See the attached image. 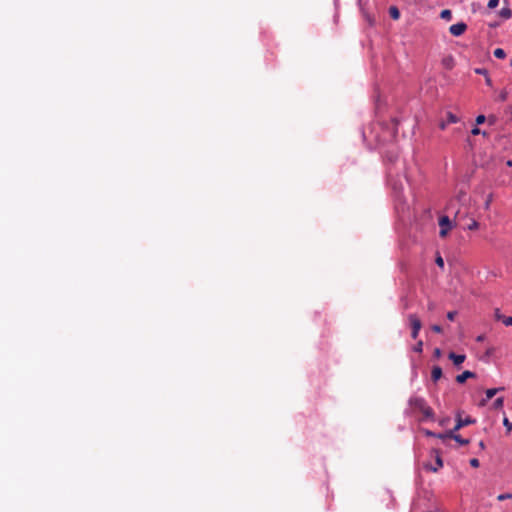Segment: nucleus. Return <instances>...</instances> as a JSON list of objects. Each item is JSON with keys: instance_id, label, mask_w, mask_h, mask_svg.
Segmentation results:
<instances>
[{"instance_id": "f3484780", "label": "nucleus", "mask_w": 512, "mask_h": 512, "mask_svg": "<svg viewBox=\"0 0 512 512\" xmlns=\"http://www.w3.org/2000/svg\"><path fill=\"white\" fill-rule=\"evenodd\" d=\"M494 56L498 59H504L506 57V53L502 48H496L494 50Z\"/></svg>"}, {"instance_id": "423d86ee", "label": "nucleus", "mask_w": 512, "mask_h": 512, "mask_svg": "<svg viewBox=\"0 0 512 512\" xmlns=\"http://www.w3.org/2000/svg\"><path fill=\"white\" fill-rule=\"evenodd\" d=\"M467 29V25L464 23V22H459V23H456V24H453L449 27V32L453 35V36H461Z\"/></svg>"}, {"instance_id": "9d476101", "label": "nucleus", "mask_w": 512, "mask_h": 512, "mask_svg": "<svg viewBox=\"0 0 512 512\" xmlns=\"http://www.w3.org/2000/svg\"><path fill=\"white\" fill-rule=\"evenodd\" d=\"M435 462H436V466L433 467V466H428L427 468L433 472H437L440 468L443 467V461H442V458L441 456L439 455L438 452H436V457H435Z\"/></svg>"}, {"instance_id": "a878e982", "label": "nucleus", "mask_w": 512, "mask_h": 512, "mask_svg": "<svg viewBox=\"0 0 512 512\" xmlns=\"http://www.w3.org/2000/svg\"><path fill=\"white\" fill-rule=\"evenodd\" d=\"M456 315H457L456 311H449L447 313V319L450 321H453L455 319Z\"/></svg>"}, {"instance_id": "c756f323", "label": "nucleus", "mask_w": 512, "mask_h": 512, "mask_svg": "<svg viewBox=\"0 0 512 512\" xmlns=\"http://www.w3.org/2000/svg\"><path fill=\"white\" fill-rule=\"evenodd\" d=\"M475 73L484 76L488 74L487 70L484 68H476Z\"/></svg>"}, {"instance_id": "39448f33", "label": "nucleus", "mask_w": 512, "mask_h": 512, "mask_svg": "<svg viewBox=\"0 0 512 512\" xmlns=\"http://www.w3.org/2000/svg\"><path fill=\"white\" fill-rule=\"evenodd\" d=\"M475 422H476V420L471 418V417H469V416L463 419L461 417L460 413H458L457 418H456V425L454 427V431H458L462 427H465V426L470 425V424H474Z\"/></svg>"}, {"instance_id": "58836bf2", "label": "nucleus", "mask_w": 512, "mask_h": 512, "mask_svg": "<svg viewBox=\"0 0 512 512\" xmlns=\"http://www.w3.org/2000/svg\"><path fill=\"white\" fill-rule=\"evenodd\" d=\"M428 309H429V310H433V309H434V303H433V302H430V303L428 304Z\"/></svg>"}, {"instance_id": "f03ea898", "label": "nucleus", "mask_w": 512, "mask_h": 512, "mask_svg": "<svg viewBox=\"0 0 512 512\" xmlns=\"http://www.w3.org/2000/svg\"><path fill=\"white\" fill-rule=\"evenodd\" d=\"M408 320L411 326V337L416 339L418 337L419 331L422 328V323L419 317L416 314H409Z\"/></svg>"}, {"instance_id": "6e6552de", "label": "nucleus", "mask_w": 512, "mask_h": 512, "mask_svg": "<svg viewBox=\"0 0 512 512\" xmlns=\"http://www.w3.org/2000/svg\"><path fill=\"white\" fill-rule=\"evenodd\" d=\"M476 374L471 371H464L462 374L456 376V381L460 384L464 383L468 378H475Z\"/></svg>"}, {"instance_id": "37998d69", "label": "nucleus", "mask_w": 512, "mask_h": 512, "mask_svg": "<svg viewBox=\"0 0 512 512\" xmlns=\"http://www.w3.org/2000/svg\"><path fill=\"white\" fill-rule=\"evenodd\" d=\"M509 166H512V161H508L507 163Z\"/></svg>"}, {"instance_id": "0eeeda50", "label": "nucleus", "mask_w": 512, "mask_h": 512, "mask_svg": "<svg viewBox=\"0 0 512 512\" xmlns=\"http://www.w3.org/2000/svg\"><path fill=\"white\" fill-rule=\"evenodd\" d=\"M448 358L453 361L454 365L459 366L465 361L466 356L450 352Z\"/></svg>"}, {"instance_id": "dca6fc26", "label": "nucleus", "mask_w": 512, "mask_h": 512, "mask_svg": "<svg viewBox=\"0 0 512 512\" xmlns=\"http://www.w3.org/2000/svg\"><path fill=\"white\" fill-rule=\"evenodd\" d=\"M440 17L444 20H451L452 18V12L449 9L442 10L440 13Z\"/></svg>"}, {"instance_id": "ddd939ff", "label": "nucleus", "mask_w": 512, "mask_h": 512, "mask_svg": "<svg viewBox=\"0 0 512 512\" xmlns=\"http://www.w3.org/2000/svg\"><path fill=\"white\" fill-rule=\"evenodd\" d=\"M504 406V397H498L492 404V408L495 410L502 409Z\"/></svg>"}, {"instance_id": "a211bd4d", "label": "nucleus", "mask_w": 512, "mask_h": 512, "mask_svg": "<svg viewBox=\"0 0 512 512\" xmlns=\"http://www.w3.org/2000/svg\"><path fill=\"white\" fill-rule=\"evenodd\" d=\"M458 121H459V118L456 115H454L451 112L447 113V122L448 123H457Z\"/></svg>"}, {"instance_id": "1a4fd4ad", "label": "nucleus", "mask_w": 512, "mask_h": 512, "mask_svg": "<svg viewBox=\"0 0 512 512\" xmlns=\"http://www.w3.org/2000/svg\"><path fill=\"white\" fill-rule=\"evenodd\" d=\"M442 369L440 366H434L431 371V379L433 382L438 381L442 377Z\"/></svg>"}, {"instance_id": "ea45409f", "label": "nucleus", "mask_w": 512, "mask_h": 512, "mask_svg": "<svg viewBox=\"0 0 512 512\" xmlns=\"http://www.w3.org/2000/svg\"><path fill=\"white\" fill-rule=\"evenodd\" d=\"M434 353H435V355H436V356H440L441 351H440V349H439V348H436V349H435V351H434Z\"/></svg>"}, {"instance_id": "473e14b6", "label": "nucleus", "mask_w": 512, "mask_h": 512, "mask_svg": "<svg viewBox=\"0 0 512 512\" xmlns=\"http://www.w3.org/2000/svg\"><path fill=\"white\" fill-rule=\"evenodd\" d=\"M447 124H449L447 121H442V122L439 123V128L441 130H444V129H446Z\"/></svg>"}, {"instance_id": "2f4dec72", "label": "nucleus", "mask_w": 512, "mask_h": 512, "mask_svg": "<svg viewBox=\"0 0 512 512\" xmlns=\"http://www.w3.org/2000/svg\"><path fill=\"white\" fill-rule=\"evenodd\" d=\"M424 433H425L426 436H429V437H437V438H439V435H440V434H436V433H434V432H432L430 430H424Z\"/></svg>"}, {"instance_id": "79ce46f5", "label": "nucleus", "mask_w": 512, "mask_h": 512, "mask_svg": "<svg viewBox=\"0 0 512 512\" xmlns=\"http://www.w3.org/2000/svg\"><path fill=\"white\" fill-rule=\"evenodd\" d=\"M479 445H480V447H481V448H484V443H483V441H481V442L479 443Z\"/></svg>"}, {"instance_id": "412c9836", "label": "nucleus", "mask_w": 512, "mask_h": 512, "mask_svg": "<svg viewBox=\"0 0 512 512\" xmlns=\"http://www.w3.org/2000/svg\"><path fill=\"white\" fill-rule=\"evenodd\" d=\"M497 499L499 501H504V500H507V499H512V493L500 494V495L497 496Z\"/></svg>"}, {"instance_id": "f704fd0d", "label": "nucleus", "mask_w": 512, "mask_h": 512, "mask_svg": "<svg viewBox=\"0 0 512 512\" xmlns=\"http://www.w3.org/2000/svg\"><path fill=\"white\" fill-rule=\"evenodd\" d=\"M484 340H485V335L484 334H481V335L477 336V338H476V341H478V342H482Z\"/></svg>"}, {"instance_id": "f8f14e48", "label": "nucleus", "mask_w": 512, "mask_h": 512, "mask_svg": "<svg viewBox=\"0 0 512 512\" xmlns=\"http://www.w3.org/2000/svg\"><path fill=\"white\" fill-rule=\"evenodd\" d=\"M499 14L504 19H510L512 17V11L509 7H503Z\"/></svg>"}, {"instance_id": "6ab92c4d", "label": "nucleus", "mask_w": 512, "mask_h": 512, "mask_svg": "<svg viewBox=\"0 0 512 512\" xmlns=\"http://www.w3.org/2000/svg\"><path fill=\"white\" fill-rule=\"evenodd\" d=\"M503 425L505 426L508 433H510L512 431V422H510L507 417H504Z\"/></svg>"}, {"instance_id": "5701e85b", "label": "nucleus", "mask_w": 512, "mask_h": 512, "mask_svg": "<svg viewBox=\"0 0 512 512\" xmlns=\"http://www.w3.org/2000/svg\"><path fill=\"white\" fill-rule=\"evenodd\" d=\"M499 4V0H489L488 2V8L489 9H494L498 6Z\"/></svg>"}, {"instance_id": "2eb2a0df", "label": "nucleus", "mask_w": 512, "mask_h": 512, "mask_svg": "<svg viewBox=\"0 0 512 512\" xmlns=\"http://www.w3.org/2000/svg\"><path fill=\"white\" fill-rule=\"evenodd\" d=\"M443 65L447 69H452L454 67V59H453V57L449 56L447 58H444L443 59Z\"/></svg>"}, {"instance_id": "393cba45", "label": "nucleus", "mask_w": 512, "mask_h": 512, "mask_svg": "<svg viewBox=\"0 0 512 512\" xmlns=\"http://www.w3.org/2000/svg\"><path fill=\"white\" fill-rule=\"evenodd\" d=\"M503 324L506 326H512V316L503 317Z\"/></svg>"}, {"instance_id": "e433bc0d", "label": "nucleus", "mask_w": 512, "mask_h": 512, "mask_svg": "<svg viewBox=\"0 0 512 512\" xmlns=\"http://www.w3.org/2000/svg\"><path fill=\"white\" fill-rule=\"evenodd\" d=\"M493 352H494V348H492V347L488 348L487 351H486V355L487 356H491L493 354Z\"/></svg>"}, {"instance_id": "cd10ccee", "label": "nucleus", "mask_w": 512, "mask_h": 512, "mask_svg": "<svg viewBox=\"0 0 512 512\" xmlns=\"http://www.w3.org/2000/svg\"><path fill=\"white\" fill-rule=\"evenodd\" d=\"M470 465L474 468H477V467H479L480 462L477 458H472V459H470Z\"/></svg>"}, {"instance_id": "c85d7f7f", "label": "nucleus", "mask_w": 512, "mask_h": 512, "mask_svg": "<svg viewBox=\"0 0 512 512\" xmlns=\"http://www.w3.org/2000/svg\"><path fill=\"white\" fill-rule=\"evenodd\" d=\"M485 120H486V117L484 115H479L476 118V124L477 125L483 124L485 122Z\"/></svg>"}, {"instance_id": "72a5a7b5", "label": "nucleus", "mask_w": 512, "mask_h": 512, "mask_svg": "<svg viewBox=\"0 0 512 512\" xmlns=\"http://www.w3.org/2000/svg\"><path fill=\"white\" fill-rule=\"evenodd\" d=\"M471 133L473 135H479L481 133V130L478 128V127H474L472 130H471Z\"/></svg>"}, {"instance_id": "c03bdc74", "label": "nucleus", "mask_w": 512, "mask_h": 512, "mask_svg": "<svg viewBox=\"0 0 512 512\" xmlns=\"http://www.w3.org/2000/svg\"><path fill=\"white\" fill-rule=\"evenodd\" d=\"M511 65H512V60H511Z\"/></svg>"}, {"instance_id": "aec40b11", "label": "nucleus", "mask_w": 512, "mask_h": 512, "mask_svg": "<svg viewBox=\"0 0 512 512\" xmlns=\"http://www.w3.org/2000/svg\"><path fill=\"white\" fill-rule=\"evenodd\" d=\"M413 350L417 353H421L423 350V341L419 340L416 345L414 346Z\"/></svg>"}, {"instance_id": "4be33fe9", "label": "nucleus", "mask_w": 512, "mask_h": 512, "mask_svg": "<svg viewBox=\"0 0 512 512\" xmlns=\"http://www.w3.org/2000/svg\"><path fill=\"white\" fill-rule=\"evenodd\" d=\"M479 227V223L476 220H472L471 223L467 226L469 230H476Z\"/></svg>"}, {"instance_id": "20e7f679", "label": "nucleus", "mask_w": 512, "mask_h": 512, "mask_svg": "<svg viewBox=\"0 0 512 512\" xmlns=\"http://www.w3.org/2000/svg\"><path fill=\"white\" fill-rule=\"evenodd\" d=\"M454 429L445 433V434H440L439 435V438L440 439H445V438H452L454 439L456 442H458L460 445H467L469 444V440L468 439H464L462 438L459 434H455L454 433Z\"/></svg>"}, {"instance_id": "c9c22d12", "label": "nucleus", "mask_w": 512, "mask_h": 512, "mask_svg": "<svg viewBox=\"0 0 512 512\" xmlns=\"http://www.w3.org/2000/svg\"><path fill=\"white\" fill-rule=\"evenodd\" d=\"M485 77H486V79H485L486 84H487V85H489V86H491V84H492L491 78L488 76V74H487V75H485Z\"/></svg>"}, {"instance_id": "7ed1b4c3", "label": "nucleus", "mask_w": 512, "mask_h": 512, "mask_svg": "<svg viewBox=\"0 0 512 512\" xmlns=\"http://www.w3.org/2000/svg\"><path fill=\"white\" fill-rule=\"evenodd\" d=\"M439 226H440V232H439L440 237H442V238L446 237L448 232L452 228V223H451V220L449 219V217L448 216L440 217Z\"/></svg>"}, {"instance_id": "b1692460", "label": "nucleus", "mask_w": 512, "mask_h": 512, "mask_svg": "<svg viewBox=\"0 0 512 512\" xmlns=\"http://www.w3.org/2000/svg\"><path fill=\"white\" fill-rule=\"evenodd\" d=\"M435 262L440 268H444V260L440 255L436 257Z\"/></svg>"}, {"instance_id": "bb28decb", "label": "nucleus", "mask_w": 512, "mask_h": 512, "mask_svg": "<svg viewBox=\"0 0 512 512\" xmlns=\"http://www.w3.org/2000/svg\"><path fill=\"white\" fill-rule=\"evenodd\" d=\"M431 330L435 333H441L442 327L440 325L434 324L431 326Z\"/></svg>"}, {"instance_id": "4468645a", "label": "nucleus", "mask_w": 512, "mask_h": 512, "mask_svg": "<svg viewBox=\"0 0 512 512\" xmlns=\"http://www.w3.org/2000/svg\"><path fill=\"white\" fill-rule=\"evenodd\" d=\"M389 14H390V16H391L394 20H397V19H399V17H400V12H399L398 8H397V7H395V6H391V7L389 8Z\"/></svg>"}, {"instance_id": "a19ab883", "label": "nucleus", "mask_w": 512, "mask_h": 512, "mask_svg": "<svg viewBox=\"0 0 512 512\" xmlns=\"http://www.w3.org/2000/svg\"><path fill=\"white\" fill-rule=\"evenodd\" d=\"M500 98H501V100L504 101L506 99V94L505 93L501 94Z\"/></svg>"}, {"instance_id": "f257e3e1", "label": "nucleus", "mask_w": 512, "mask_h": 512, "mask_svg": "<svg viewBox=\"0 0 512 512\" xmlns=\"http://www.w3.org/2000/svg\"><path fill=\"white\" fill-rule=\"evenodd\" d=\"M409 403L414 411L422 413L423 419H433L434 412L432 408L427 404L424 398L412 397Z\"/></svg>"}, {"instance_id": "9b49d317", "label": "nucleus", "mask_w": 512, "mask_h": 512, "mask_svg": "<svg viewBox=\"0 0 512 512\" xmlns=\"http://www.w3.org/2000/svg\"><path fill=\"white\" fill-rule=\"evenodd\" d=\"M504 390V387L490 388L485 391L487 399H492L499 391Z\"/></svg>"}, {"instance_id": "4c0bfd02", "label": "nucleus", "mask_w": 512, "mask_h": 512, "mask_svg": "<svg viewBox=\"0 0 512 512\" xmlns=\"http://www.w3.org/2000/svg\"><path fill=\"white\" fill-rule=\"evenodd\" d=\"M488 400H489V399H487V397H486V398H484V399H482V400L480 401V406H485V405H486V403L488 402Z\"/></svg>"}, {"instance_id": "7c9ffc66", "label": "nucleus", "mask_w": 512, "mask_h": 512, "mask_svg": "<svg viewBox=\"0 0 512 512\" xmlns=\"http://www.w3.org/2000/svg\"><path fill=\"white\" fill-rule=\"evenodd\" d=\"M503 317H505V316H504V315H502V314L500 313V310H499V309H496V310H495V318H496L497 320H499V321H502V322H503Z\"/></svg>"}]
</instances>
